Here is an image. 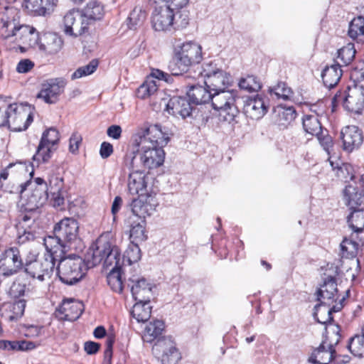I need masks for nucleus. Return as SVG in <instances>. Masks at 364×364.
<instances>
[{
  "mask_svg": "<svg viewBox=\"0 0 364 364\" xmlns=\"http://www.w3.org/2000/svg\"><path fill=\"white\" fill-rule=\"evenodd\" d=\"M169 141V134L158 124L149 125L135 136L134 144L140 149L144 168H155L163 164L165 158L163 147Z\"/></svg>",
  "mask_w": 364,
  "mask_h": 364,
  "instance_id": "obj_1",
  "label": "nucleus"
},
{
  "mask_svg": "<svg viewBox=\"0 0 364 364\" xmlns=\"http://www.w3.org/2000/svg\"><path fill=\"white\" fill-rule=\"evenodd\" d=\"M164 330L162 321L150 322L143 332L142 340L149 343L154 342L152 353L161 364H177L181 358V353L171 338L161 336Z\"/></svg>",
  "mask_w": 364,
  "mask_h": 364,
  "instance_id": "obj_2",
  "label": "nucleus"
},
{
  "mask_svg": "<svg viewBox=\"0 0 364 364\" xmlns=\"http://www.w3.org/2000/svg\"><path fill=\"white\" fill-rule=\"evenodd\" d=\"M18 13L14 7H5L0 12V33L4 38L16 36L22 43L31 48H39L41 38L36 28L27 25H18Z\"/></svg>",
  "mask_w": 364,
  "mask_h": 364,
  "instance_id": "obj_3",
  "label": "nucleus"
},
{
  "mask_svg": "<svg viewBox=\"0 0 364 364\" xmlns=\"http://www.w3.org/2000/svg\"><path fill=\"white\" fill-rule=\"evenodd\" d=\"M203 58L202 47L196 42H186L174 48V55L168 68L173 75L186 72L193 65L199 63Z\"/></svg>",
  "mask_w": 364,
  "mask_h": 364,
  "instance_id": "obj_4",
  "label": "nucleus"
},
{
  "mask_svg": "<svg viewBox=\"0 0 364 364\" xmlns=\"http://www.w3.org/2000/svg\"><path fill=\"white\" fill-rule=\"evenodd\" d=\"M237 91L233 90H222L212 92L210 99L213 109L219 112V119L221 122L231 123L239 113L235 105Z\"/></svg>",
  "mask_w": 364,
  "mask_h": 364,
  "instance_id": "obj_5",
  "label": "nucleus"
},
{
  "mask_svg": "<svg viewBox=\"0 0 364 364\" xmlns=\"http://www.w3.org/2000/svg\"><path fill=\"white\" fill-rule=\"evenodd\" d=\"M58 259L57 274L63 284L74 285L82 279L85 273L83 272L84 261L80 257L70 255Z\"/></svg>",
  "mask_w": 364,
  "mask_h": 364,
  "instance_id": "obj_6",
  "label": "nucleus"
},
{
  "mask_svg": "<svg viewBox=\"0 0 364 364\" xmlns=\"http://www.w3.org/2000/svg\"><path fill=\"white\" fill-rule=\"evenodd\" d=\"M18 193L21 198L27 197V205H31L33 209L41 207L49 196L48 183L40 177L21 183Z\"/></svg>",
  "mask_w": 364,
  "mask_h": 364,
  "instance_id": "obj_7",
  "label": "nucleus"
},
{
  "mask_svg": "<svg viewBox=\"0 0 364 364\" xmlns=\"http://www.w3.org/2000/svg\"><path fill=\"white\" fill-rule=\"evenodd\" d=\"M5 126L14 132L26 130L33 121L30 107L16 103L10 104L5 112Z\"/></svg>",
  "mask_w": 364,
  "mask_h": 364,
  "instance_id": "obj_8",
  "label": "nucleus"
},
{
  "mask_svg": "<svg viewBox=\"0 0 364 364\" xmlns=\"http://www.w3.org/2000/svg\"><path fill=\"white\" fill-rule=\"evenodd\" d=\"M201 74L204 77L205 85L212 92L226 89L232 82L229 74L221 69L214 68L212 63L205 65Z\"/></svg>",
  "mask_w": 364,
  "mask_h": 364,
  "instance_id": "obj_9",
  "label": "nucleus"
},
{
  "mask_svg": "<svg viewBox=\"0 0 364 364\" xmlns=\"http://www.w3.org/2000/svg\"><path fill=\"white\" fill-rule=\"evenodd\" d=\"M80 11V27L77 28L79 33H86L90 26L102 19L105 15L104 6L97 0L89 1Z\"/></svg>",
  "mask_w": 364,
  "mask_h": 364,
  "instance_id": "obj_10",
  "label": "nucleus"
},
{
  "mask_svg": "<svg viewBox=\"0 0 364 364\" xmlns=\"http://www.w3.org/2000/svg\"><path fill=\"white\" fill-rule=\"evenodd\" d=\"M23 269V259L17 247H10L4 251L0 259V275L9 277Z\"/></svg>",
  "mask_w": 364,
  "mask_h": 364,
  "instance_id": "obj_11",
  "label": "nucleus"
},
{
  "mask_svg": "<svg viewBox=\"0 0 364 364\" xmlns=\"http://www.w3.org/2000/svg\"><path fill=\"white\" fill-rule=\"evenodd\" d=\"M67 81L63 77L50 78L41 84L37 98L42 99L47 104H55L61 94L64 92Z\"/></svg>",
  "mask_w": 364,
  "mask_h": 364,
  "instance_id": "obj_12",
  "label": "nucleus"
},
{
  "mask_svg": "<svg viewBox=\"0 0 364 364\" xmlns=\"http://www.w3.org/2000/svg\"><path fill=\"white\" fill-rule=\"evenodd\" d=\"M158 202L155 195L141 194L136 198H134L130 203L133 213L132 218L136 217L138 220H145L155 211Z\"/></svg>",
  "mask_w": 364,
  "mask_h": 364,
  "instance_id": "obj_13",
  "label": "nucleus"
},
{
  "mask_svg": "<svg viewBox=\"0 0 364 364\" xmlns=\"http://www.w3.org/2000/svg\"><path fill=\"white\" fill-rule=\"evenodd\" d=\"M78 223L73 218H65L55 225L53 232L72 249L78 237Z\"/></svg>",
  "mask_w": 364,
  "mask_h": 364,
  "instance_id": "obj_14",
  "label": "nucleus"
},
{
  "mask_svg": "<svg viewBox=\"0 0 364 364\" xmlns=\"http://www.w3.org/2000/svg\"><path fill=\"white\" fill-rule=\"evenodd\" d=\"M55 266L54 257L45 256L43 259L34 262L26 269L25 272L32 278H36L41 282H43L46 278H50Z\"/></svg>",
  "mask_w": 364,
  "mask_h": 364,
  "instance_id": "obj_15",
  "label": "nucleus"
},
{
  "mask_svg": "<svg viewBox=\"0 0 364 364\" xmlns=\"http://www.w3.org/2000/svg\"><path fill=\"white\" fill-rule=\"evenodd\" d=\"M174 11L167 6L155 8L152 14L153 28L158 31L170 30L173 26Z\"/></svg>",
  "mask_w": 364,
  "mask_h": 364,
  "instance_id": "obj_16",
  "label": "nucleus"
},
{
  "mask_svg": "<svg viewBox=\"0 0 364 364\" xmlns=\"http://www.w3.org/2000/svg\"><path fill=\"white\" fill-rule=\"evenodd\" d=\"M58 0H23V7L34 16H50L57 7Z\"/></svg>",
  "mask_w": 364,
  "mask_h": 364,
  "instance_id": "obj_17",
  "label": "nucleus"
},
{
  "mask_svg": "<svg viewBox=\"0 0 364 364\" xmlns=\"http://www.w3.org/2000/svg\"><path fill=\"white\" fill-rule=\"evenodd\" d=\"M343 149L346 152H352L358 149L363 141L362 130L356 126H347L341 132Z\"/></svg>",
  "mask_w": 364,
  "mask_h": 364,
  "instance_id": "obj_18",
  "label": "nucleus"
},
{
  "mask_svg": "<svg viewBox=\"0 0 364 364\" xmlns=\"http://www.w3.org/2000/svg\"><path fill=\"white\" fill-rule=\"evenodd\" d=\"M343 107L350 112L359 114L364 107V87L355 86L348 88L343 100Z\"/></svg>",
  "mask_w": 364,
  "mask_h": 364,
  "instance_id": "obj_19",
  "label": "nucleus"
},
{
  "mask_svg": "<svg viewBox=\"0 0 364 364\" xmlns=\"http://www.w3.org/2000/svg\"><path fill=\"white\" fill-rule=\"evenodd\" d=\"M129 280L133 283L131 291L134 300L141 302H150L153 296L154 285L144 278L138 279L134 276L129 278Z\"/></svg>",
  "mask_w": 364,
  "mask_h": 364,
  "instance_id": "obj_20",
  "label": "nucleus"
},
{
  "mask_svg": "<svg viewBox=\"0 0 364 364\" xmlns=\"http://www.w3.org/2000/svg\"><path fill=\"white\" fill-rule=\"evenodd\" d=\"M43 245L46 250L45 256L54 257V260H58L66 252L71 250L65 242H63L61 237L53 232V235H48L44 237Z\"/></svg>",
  "mask_w": 364,
  "mask_h": 364,
  "instance_id": "obj_21",
  "label": "nucleus"
},
{
  "mask_svg": "<svg viewBox=\"0 0 364 364\" xmlns=\"http://www.w3.org/2000/svg\"><path fill=\"white\" fill-rule=\"evenodd\" d=\"M191 102L186 97L174 96L171 97L167 105V112L173 116L180 115L182 118L185 119L190 117L193 111Z\"/></svg>",
  "mask_w": 364,
  "mask_h": 364,
  "instance_id": "obj_22",
  "label": "nucleus"
},
{
  "mask_svg": "<svg viewBox=\"0 0 364 364\" xmlns=\"http://www.w3.org/2000/svg\"><path fill=\"white\" fill-rule=\"evenodd\" d=\"M109 247V241H103L102 239L97 241L96 245H92L87 250L85 261L88 267H93L102 262H104L106 250Z\"/></svg>",
  "mask_w": 364,
  "mask_h": 364,
  "instance_id": "obj_23",
  "label": "nucleus"
},
{
  "mask_svg": "<svg viewBox=\"0 0 364 364\" xmlns=\"http://www.w3.org/2000/svg\"><path fill=\"white\" fill-rule=\"evenodd\" d=\"M338 291L336 279L328 276L324 279L323 284L317 290V300L319 304H333L336 301L335 296Z\"/></svg>",
  "mask_w": 364,
  "mask_h": 364,
  "instance_id": "obj_24",
  "label": "nucleus"
},
{
  "mask_svg": "<svg viewBox=\"0 0 364 364\" xmlns=\"http://www.w3.org/2000/svg\"><path fill=\"white\" fill-rule=\"evenodd\" d=\"M127 187L129 193L132 195L149 194L147 191V182L144 171H133L129 173Z\"/></svg>",
  "mask_w": 364,
  "mask_h": 364,
  "instance_id": "obj_25",
  "label": "nucleus"
},
{
  "mask_svg": "<svg viewBox=\"0 0 364 364\" xmlns=\"http://www.w3.org/2000/svg\"><path fill=\"white\" fill-rule=\"evenodd\" d=\"M268 107L266 105L264 99L257 95L250 98L245 105V112L252 119H259L267 112Z\"/></svg>",
  "mask_w": 364,
  "mask_h": 364,
  "instance_id": "obj_26",
  "label": "nucleus"
},
{
  "mask_svg": "<svg viewBox=\"0 0 364 364\" xmlns=\"http://www.w3.org/2000/svg\"><path fill=\"white\" fill-rule=\"evenodd\" d=\"M327 340H323L320 346L314 350L309 358L312 364H328L336 356V352L329 350L326 346Z\"/></svg>",
  "mask_w": 364,
  "mask_h": 364,
  "instance_id": "obj_27",
  "label": "nucleus"
},
{
  "mask_svg": "<svg viewBox=\"0 0 364 364\" xmlns=\"http://www.w3.org/2000/svg\"><path fill=\"white\" fill-rule=\"evenodd\" d=\"M212 90L207 86L193 85L187 91V95L192 104L203 105L208 103L212 96Z\"/></svg>",
  "mask_w": 364,
  "mask_h": 364,
  "instance_id": "obj_28",
  "label": "nucleus"
},
{
  "mask_svg": "<svg viewBox=\"0 0 364 364\" xmlns=\"http://www.w3.org/2000/svg\"><path fill=\"white\" fill-rule=\"evenodd\" d=\"M63 41L60 37L53 33H45L41 38L39 49L48 54H55L60 50Z\"/></svg>",
  "mask_w": 364,
  "mask_h": 364,
  "instance_id": "obj_29",
  "label": "nucleus"
},
{
  "mask_svg": "<svg viewBox=\"0 0 364 364\" xmlns=\"http://www.w3.org/2000/svg\"><path fill=\"white\" fill-rule=\"evenodd\" d=\"M64 32L66 35L77 37L83 33H79L77 28L80 27V11H69L63 18Z\"/></svg>",
  "mask_w": 364,
  "mask_h": 364,
  "instance_id": "obj_30",
  "label": "nucleus"
},
{
  "mask_svg": "<svg viewBox=\"0 0 364 364\" xmlns=\"http://www.w3.org/2000/svg\"><path fill=\"white\" fill-rule=\"evenodd\" d=\"M341 65L339 63L326 66L321 73V77L324 85L331 89L334 87L342 76Z\"/></svg>",
  "mask_w": 364,
  "mask_h": 364,
  "instance_id": "obj_31",
  "label": "nucleus"
},
{
  "mask_svg": "<svg viewBox=\"0 0 364 364\" xmlns=\"http://www.w3.org/2000/svg\"><path fill=\"white\" fill-rule=\"evenodd\" d=\"M332 304H318L314 307V317L316 321L321 324H328L333 321L332 314L341 310L340 306H333Z\"/></svg>",
  "mask_w": 364,
  "mask_h": 364,
  "instance_id": "obj_32",
  "label": "nucleus"
},
{
  "mask_svg": "<svg viewBox=\"0 0 364 364\" xmlns=\"http://www.w3.org/2000/svg\"><path fill=\"white\" fill-rule=\"evenodd\" d=\"M124 259L121 258L119 247L109 242V247L106 250L104 259V265L106 267H113L112 269L122 270Z\"/></svg>",
  "mask_w": 364,
  "mask_h": 364,
  "instance_id": "obj_33",
  "label": "nucleus"
},
{
  "mask_svg": "<svg viewBox=\"0 0 364 364\" xmlns=\"http://www.w3.org/2000/svg\"><path fill=\"white\" fill-rule=\"evenodd\" d=\"M124 166L129 169V172L144 171V160L140 151V149L135 151L127 152L124 158Z\"/></svg>",
  "mask_w": 364,
  "mask_h": 364,
  "instance_id": "obj_34",
  "label": "nucleus"
},
{
  "mask_svg": "<svg viewBox=\"0 0 364 364\" xmlns=\"http://www.w3.org/2000/svg\"><path fill=\"white\" fill-rule=\"evenodd\" d=\"M128 223L130 225V239L132 242L138 243L146 239L145 235V220L135 221L132 217H129Z\"/></svg>",
  "mask_w": 364,
  "mask_h": 364,
  "instance_id": "obj_35",
  "label": "nucleus"
},
{
  "mask_svg": "<svg viewBox=\"0 0 364 364\" xmlns=\"http://www.w3.org/2000/svg\"><path fill=\"white\" fill-rule=\"evenodd\" d=\"M363 195L358 192L356 188L352 186H348L344 190V200L346 205L352 210L360 209L359 207L363 203Z\"/></svg>",
  "mask_w": 364,
  "mask_h": 364,
  "instance_id": "obj_36",
  "label": "nucleus"
},
{
  "mask_svg": "<svg viewBox=\"0 0 364 364\" xmlns=\"http://www.w3.org/2000/svg\"><path fill=\"white\" fill-rule=\"evenodd\" d=\"M151 309L152 307L150 306V302L136 301L132 307L131 314L137 322L144 323L150 318Z\"/></svg>",
  "mask_w": 364,
  "mask_h": 364,
  "instance_id": "obj_37",
  "label": "nucleus"
},
{
  "mask_svg": "<svg viewBox=\"0 0 364 364\" xmlns=\"http://www.w3.org/2000/svg\"><path fill=\"white\" fill-rule=\"evenodd\" d=\"M55 150L51 146H48L43 142L40 141L37 146L36 151L33 156V165L36 164L37 166L41 163H48L52 157L53 151Z\"/></svg>",
  "mask_w": 364,
  "mask_h": 364,
  "instance_id": "obj_38",
  "label": "nucleus"
},
{
  "mask_svg": "<svg viewBox=\"0 0 364 364\" xmlns=\"http://www.w3.org/2000/svg\"><path fill=\"white\" fill-rule=\"evenodd\" d=\"M348 36L358 42H364V19L362 16L354 18L349 24Z\"/></svg>",
  "mask_w": 364,
  "mask_h": 364,
  "instance_id": "obj_39",
  "label": "nucleus"
},
{
  "mask_svg": "<svg viewBox=\"0 0 364 364\" xmlns=\"http://www.w3.org/2000/svg\"><path fill=\"white\" fill-rule=\"evenodd\" d=\"M302 124L304 131L311 136H319L323 131L321 122L316 115H305L303 117Z\"/></svg>",
  "mask_w": 364,
  "mask_h": 364,
  "instance_id": "obj_40",
  "label": "nucleus"
},
{
  "mask_svg": "<svg viewBox=\"0 0 364 364\" xmlns=\"http://www.w3.org/2000/svg\"><path fill=\"white\" fill-rule=\"evenodd\" d=\"M146 18V13L140 7H135L127 18V24L129 29L141 27Z\"/></svg>",
  "mask_w": 364,
  "mask_h": 364,
  "instance_id": "obj_41",
  "label": "nucleus"
},
{
  "mask_svg": "<svg viewBox=\"0 0 364 364\" xmlns=\"http://www.w3.org/2000/svg\"><path fill=\"white\" fill-rule=\"evenodd\" d=\"M349 227L357 233L364 230V210L358 209L353 210L347 218Z\"/></svg>",
  "mask_w": 364,
  "mask_h": 364,
  "instance_id": "obj_42",
  "label": "nucleus"
},
{
  "mask_svg": "<svg viewBox=\"0 0 364 364\" xmlns=\"http://www.w3.org/2000/svg\"><path fill=\"white\" fill-rule=\"evenodd\" d=\"M347 348L355 357H364V336L355 335L350 338Z\"/></svg>",
  "mask_w": 364,
  "mask_h": 364,
  "instance_id": "obj_43",
  "label": "nucleus"
},
{
  "mask_svg": "<svg viewBox=\"0 0 364 364\" xmlns=\"http://www.w3.org/2000/svg\"><path fill=\"white\" fill-rule=\"evenodd\" d=\"M296 112L293 106L279 107L278 108L279 124L281 126L287 127L296 117Z\"/></svg>",
  "mask_w": 364,
  "mask_h": 364,
  "instance_id": "obj_44",
  "label": "nucleus"
},
{
  "mask_svg": "<svg viewBox=\"0 0 364 364\" xmlns=\"http://www.w3.org/2000/svg\"><path fill=\"white\" fill-rule=\"evenodd\" d=\"M269 92L272 95H274L277 99L284 100H289L293 96V91L284 82H278V83L269 88Z\"/></svg>",
  "mask_w": 364,
  "mask_h": 364,
  "instance_id": "obj_45",
  "label": "nucleus"
},
{
  "mask_svg": "<svg viewBox=\"0 0 364 364\" xmlns=\"http://www.w3.org/2000/svg\"><path fill=\"white\" fill-rule=\"evenodd\" d=\"M355 53L356 51L353 43H348L346 46L340 48L338 50L337 56L339 64L342 63L344 65L350 64L354 59Z\"/></svg>",
  "mask_w": 364,
  "mask_h": 364,
  "instance_id": "obj_46",
  "label": "nucleus"
},
{
  "mask_svg": "<svg viewBox=\"0 0 364 364\" xmlns=\"http://www.w3.org/2000/svg\"><path fill=\"white\" fill-rule=\"evenodd\" d=\"M359 244L352 240L344 238L341 243V254L342 257H355L358 254Z\"/></svg>",
  "mask_w": 364,
  "mask_h": 364,
  "instance_id": "obj_47",
  "label": "nucleus"
},
{
  "mask_svg": "<svg viewBox=\"0 0 364 364\" xmlns=\"http://www.w3.org/2000/svg\"><path fill=\"white\" fill-rule=\"evenodd\" d=\"M240 89L248 92H257L262 87V83L257 77L255 75H247L242 78L239 82Z\"/></svg>",
  "mask_w": 364,
  "mask_h": 364,
  "instance_id": "obj_48",
  "label": "nucleus"
},
{
  "mask_svg": "<svg viewBox=\"0 0 364 364\" xmlns=\"http://www.w3.org/2000/svg\"><path fill=\"white\" fill-rule=\"evenodd\" d=\"M107 284L111 289L117 293H121L123 290V282L122 280L121 270L111 269L107 277Z\"/></svg>",
  "mask_w": 364,
  "mask_h": 364,
  "instance_id": "obj_49",
  "label": "nucleus"
},
{
  "mask_svg": "<svg viewBox=\"0 0 364 364\" xmlns=\"http://www.w3.org/2000/svg\"><path fill=\"white\" fill-rule=\"evenodd\" d=\"M158 90L156 81L147 80L137 89V97L141 99H146L154 95Z\"/></svg>",
  "mask_w": 364,
  "mask_h": 364,
  "instance_id": "obj_50",
  "label": "nucleus"
},
{
  "mask_svg": "<svg viewBox=\"0 0 364 364\" xmlns=\"http://www.w3.org/2000/svg\"><path fill=\"white\" fill-rule=\"evenodd\" d=\"M99 61L97 59H92L87 65L80 67L71 75L72 80L80 78L92 74L97 69Z\"/></svg>",
  "mask_w": 364,
  "mask_h": 364,
  "instance_id": "obj_51",
  "label": "nucleus"
},
{
  "mask_svg": "<svg viewBox=\"0 0 364 364\" xmlns=\"http://www.w3.org/2000/svg\"><path fill=\"white\" fill-rule=\"evenodd\" d=\"M124 261L126 259L129 265L137 262L141 259V250L138 243L132 242L129 245L123 257Z\"/></svg>",
  "mask_w": 364,
  "mask_h": 364,
  "instance_id": "obj_52",
  "label": "nucleus"
},
{
  "mask_svg": "<svg viewBox=\"0 0 364 364\" xmlns=\"http://www.w3.org/2000/svg\"><path fill=\"white\" fill-rule=\"evenodd\" d=\"M59 140L60 135L58 131L53 127H50L43 132L40 141L53 147L58 143Z\"/></svg>",
  "mask_w": 364,
  "mask_h": 364,
  "instance_id": "obj_53",
  "label": "nucleus"
},
{
  "mask_svg": "<svg viewBox=\"0 0 364 364\" xmlns=\"http://www.w3.org/2000/svg\"><path fill=\"white\" fill-rule=\"evenodd\" d=\"M332 333L330 335L329 332L327 331V335L324 340H327L326 346L329 350L336 351L335 346L339 343L341 336L340 334V327L338 325H334L331 327Z\"/></svg>",
  "mask_w": 364,
  "mask_h": 364,
  "instance_id": "obj_54",
  "label": "nucleus"
},
{
  "mask_svg": "<svg viewBox=\"0 0 364 364\" xmlns=\"http://www.w3.org/2000/svg\"><path fill=\"white\" fill-rule=\"evenodd\" d=\"M189 23L188 11L186 9L175 10L173 26L175 28H185Z\"/></svg>",
  "mask_w": 364,
  "mask_h": 364,
  "instance_id": "obj_55",
  "label": "nucleus"
},
{
  "mask_svg": "<svg viewBox=\"0 0 364 364\" xmlns=\"http://www.w3.org/2000/svg\"><path fill=\"white\" fill-rule=\"evenodd\" d=\"M48 192L63 191L64 187L63 178L60 174H50L48 178Z\"/></svg>",
  "mask_w": 364,
  "mask_h": 364,
  "instance_id": "obj_56",
  "label": "nucleus"
},
{
  "mask_svg": "<svg viewBox=\"0 0 364 364\" xmlns=\"http://www.w3.org/2000/svg\"><path fill=\"white\" fill-rule=\"evenodd\" d=\"M26 300L18 299L11 305V314L9 316V321H16L21 318L25 311Z\"/></svg>",
  "mask_w": 364,
  "mask_h": 364,
  "instance_id": "obj_57",
  "label": "nucleus"
},
{
  "mask_svg": "<svg viewBox=\"0 0 364 364\" xmlns=\"http://www.w3.org/2000/svg\"><path fill=\"white\" fill-rule=\"evenodd\" d=\"M27 209L28 210L19 216V225H22V228L23 226L30 228V225L35 222L36 218V210L37 209H33L31 205H29Z\"/></svg>",
  "mask_w": 364,
  "mask_h": 364,
  "instance_id": "obj_58",
  "label": "nucleus"
},
{
  "mask_svg": "<svg viewBox=\"0 0 364 364\" xmlns=\"http://www.w3.org/2000/svg\"><path fill=\"white\" fill-rule=\"evenodd\" d=\"M42 326L36 325H23L21 328L22 333L30 338H35L41 333Z\"/></svg>",
  "mask_w": 364,
  "mask_h": 364,
  "instance_id": "obj_59",
  "label": "nucleus"
},
{
  "mask_svg": "<svg viewBox=\"0 0 364 364\" xmlns=\"http://www.w3.org/2000/svg\"><path fill=\"white\" fill-rule=\"evenodd\" d=\"M36 236L30 229H23L22 231L20 228L18 230V243L23 244L26 242L33 241Z\"/></svg>",
  "mask_w": 364,
  "mask_h": 364,
  "instance_id": "obj_60",
  "label": "nucleus"
},
{
  "mask_svg": "<svg viewBox=\"0 0 364 364\" xmlns=\"http://www.w3.org/2000/svg\"><path fill=\"white\" fill-rule=\"evenodd\" d=\"M82 140V136L77 132H74L70 138L69 151L73 154H76Z\"/></svg>",
  "mask_w": 364,
  "mask_h": 364,
  "instance_id": "obj_61",
  "label": "nucleus"
},
{
  "mask_svg": "<svg viewBox=\"0 0 364 364\" xmlns=\"http://www.w3.org/2000/svg\"><path fill=\"white\" fill-rule=\"evenodd\" d=\"M321 145L323 149L329 153L330 149L333 146V139L328 134H323V131L319 134V136H316Z\"/></svg>",
  "mask_w": 364,
  "mask_h": 364,
  "instance_id": "obj_62",
  "label": "nucleus"
},
{
  "mask_svg": "<svg viewBox=\"0 0 364 364\" xmlns=\"http://www.w3.org/2000/svg\"><path fill=\"white\" fill-rule=\"evenodd\" d=\"M34 63L29 59L21 60L16 66V71L19 73H26L30 71Z\"/></svg>",
  "mask_w": 364,
  "mask_h": 364,
  "instance_id": "obj_63",
  "label": "nucleus"
},
{
  "mask_svg": "<svg viewBox=\"0 0 364 364\" xmlns=\"http://www.w3.org/2000/svg\"><path fill=\"white\" fill-rule=\"evenodd\" d=\"M26 287L21 283H14L11 287V294L14 298H19L25 294Z\"/></svg>",
  "mask_w": 364,
  "mask_h": 364,
  "instance_id": "obj_64",
  "label": "nucleus"
}]
</instances>
